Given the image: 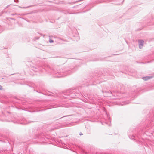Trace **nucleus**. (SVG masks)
<instances>
[{"mask_svg":"<svg viewBox=\"0 0 154 154\" xmlns=\"http://www.w3.org/2000/svg\"><path fill=\"white\" fill-rule=\"evenodd\" d=\"M139 43V48L141 49L143 46V44L144 41L143 40H139L138 41Z\"/></svg>","mask_w":154,"mask_h":154,"instance_id":"1","label":"nucleus"},{"mask_svg":"<svg viewBox=\"0 0 154 154\" xmlns=\"http://www.w3.org/2000/svg\"><path fill=\"white\" fill-rule=\"evenodd\" d=\"M82 135V134L81 133H80L79 134V135Z\"/></svg>","mask_w":154,"mask_h":154,"instance_id":"5","label":"nucleus"},{"mask_svg":"<svg viewBox=\"0 0 154 154\" xmlns=\"http://www.w3.org/2000/svg\"><path fill=\"white\" fill-rule=\"evenodd\" d=\"M149 78H150V77H148V76L143 77V79L144 80H145V81L148 80Z\"/></svg>","mask_w":154,"mask_h":154,"instance_id":"2","label":"nucleus"},{"mask_svg":"<svg viewBox=\"0 0 154 154\" xmlns=\"http://www.w3.org/2000/svg\"><path fill=\"white\" fill-rule=\"evenodd\" d=\"M2 87L0 85V90H2Z\"/></svg>","mask_w":154,"mask_h":154,"instance_id":"4","label":"nucleus"},{"mask_svg":"<svg viewBox=\"0 0 154 154\" xmlns=\"http://www.w3.org/2000/svg\"><path fill=\"white\" fill-rule=\"evenodd\" d=\"M54 42V41L51 40V39H50L49 40V42H50V43H51V42Z\"/></svg>","mask_w":154,"mask_h":154,"instance_id":"3","label":"nucleus"}]
</instances>
